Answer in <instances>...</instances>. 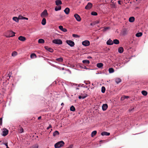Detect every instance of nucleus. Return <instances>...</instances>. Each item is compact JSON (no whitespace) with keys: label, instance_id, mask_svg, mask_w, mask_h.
Masks as SVG:
<instances>
[{"label":"nucleus","instance_id":"nucleus-5","mask_svg":"<svg viewBox=\"0 0 148 148\" xmlns=\"http://www.w3.org/2000/svg\"><path fill=\"white\" fill-rule=\"evenodd\" d=\"M48 14L47 12V11L46 10H44L41 13V16L42 17H45L47 16Z\"/></svg>","mask_w":148,"mask_h":148},{"label":"nucleus","instance_id":"nucleus-32","mask_svg":"<svg viewBox=\"0 0 148 148\" xmlns=\"http://www.w3.org/2000/svg\"><path fill=\"white\" fill-rule=\"evenodd\" d=\"M63 60V58H60L56 59V61L59 62H62Z\"/></svg>","mask_w":148,"mask_h":148},{"label":"nucleus","instance_id":"nucleus-15","mask_svg":"<svg viewBox=\"0 0 148 148\" xmlns=\"http://www.w3.org/2000/svg\"><path fill=\"white\" fill-rule=\"evenodd\" d=\"M107 44L109 45H112L113 44V41L110 39H109L107 42Z\"/></svg>","mask_w":148,"mask_h":148},{"label":"nucleus","instance_id":"nucleus-34","mask_svg":"<svg viewBox=\"0 0 148 148\" xmlns=\"http://www.w3.org/2000/svg\"><path fill=\"white\" fill-rule=\"evenodd\" d=\"M142 93L143 95L144 96H146L147 95V91L145 90H143L142 91Z\"/></svg>","mask_w":148,"mask_h":148},{"label":"nucleus","instance_id":"nucleus-19","mask_svg":"<svg viewBox=\"0 0 148 148\" xmlns=\"http://www.w3.org/2000/svg\"><path fill=\"white\" fill-rule=\"evenodd\" d=\"M59 133L57 131H55L53 133V136H56L59 135Z\"/></svg>","mask_w":148,"mask_h":148},{"label":"nucleus","instance_id":"nucleus-13","mask_svg":"<svg viewBox=\"0 0 148 148\" xmlns=\"http://www.w3.org/2000/svg\"><path fill=\"white\" fill-rule=\"evenodd\" d=\"M18 39L20 41H24L26 39V38L25 37H23L22 36H20L18 38Z\"/></svg>","mask_w":148,"mask_h":148},{"label":"nucleus","instance_id":"nucleus-23","mask_svg":"<svg viewBox=\"0 0 148 148\" xmlns=\"http://www.w3.org/2000/svg\"><path fill=\"white\" fill-rule=\"evenodd\" d=\"M113 43H114L115 44L117 45L119 43V41L117 39H114L113 40Z\"/></svg>","mask_w":148,"mask_h":148},{"label":"nucleus","instance_id":"nucleus-22","mask_svg":"<svg viewBox=\"0 0 148 148\" xmlns=\"http://www.w3.org/2000/svg\"><path fill=\"white\" fill-rule=\"evenodd\" d=\"M41 23L43 25H45L46 24V20L45 18H43L42 20Z\"/></svg>","mask_w":148,"mask_h":148},{"label":"nucleus","instance_id":"nucleus-20","mask_svg":"<svg viewBox=\"0 0 148 148\" xmlns=\"http://www.w3.org/2000/svg\"><path fill=\"white\" fill-rule=\"evenodd\" d=\"M135 20V18L134 17H131L129 18V21L130 22H133Z\"/></svg>","mask_w":148,"mask_h":148},{"label":"nucleus","instance_id":"nucleus-60","mask_svg":"<svg viewBox=\"0 0 148 148\" xmlns=\"http://www.w3.org/2000/svg\"><path fill=\"white\" fill-rule=\"evenodd\" d=\"M91 58V57H89V58Z\"/></svg>","mask_w":148,"mask_h":148},{"label":"nucleus","instance_id":"nucleus-50","mask_svg":"<svg viewBox=\"0 0 148 148\" xmlns=\"http://www.w3.org/2000/svg\"><path fill=\"white\" fill-rule=\"evenodd\" d=\"M118 3L120 4V5H121V1H118Z\"/></svg>","mask_w":148,"mask_h":148},{"label":"nucleus","instance_id":"nucleus-39","mask_svg":"<svg viewBox=\"0 0 148 148\" xmlns=\"http://www.w3.org/2000/svg\"><path fill=\"white\" fill-rule=\"evenodd\" d=\"M105 88L104 86H102L101 88V92L103 93L105 92Z\"/></svg>","mask_w":148,"mask_h":148},{"label":"nucleus","instance_id":"nucleus-7","mask_svg":"<svg viewBox=\"0 0 148 148\" xmlns=\"http://www.w3.org/2000/svg\"><path fill=\"white\" fill-rule=\"evenodd\" d=\"M74 16L77 21L79 22L81 21V18L80 16L77 14H75L74 15Z\"/></svg>","mask_w":148,"mask_h":148},{"label":"nucleus","instance_id":"nucleus-51","mask_svg":"<svg viewBox=\"0 0 148 148\" xmlns=\"http://www.w3.org/2000/svg\"><path fill=\"white\" fill-rule=\"evenodd\" d=\"M23 19H26V20H27L28 19V18H27L24 17Z\"/></svg>","mask_w":148,"mask_h":148},{"label":"nucleus","instance_id":"nucleus-57","mask_svg":"<svg viewBox=\"0 0 148 148\" xmlns=\"http://www.w3.org/2000/svg\"><path fill=\"white\" fill-rule=\"evenodd\" d=\"M92 85L93 86V85H93V83L92 84Z\"/></svg>","mask_w":148,"mask_h":148},{"label":"nucleus","instance_id":"nucleus-28","mask_svg":"<svg viewBox=\"0 0 148 148\" xmlns=\"http://www.w3.org/2000/svg\"><path fill=\"white\" fill-rule=\"evenodd\" d=\"M142 35V33L141 32H139L137 33L136 34V36L137 37H140Z\"/></svg>","mask_w":148,"mask_h":148},{"label":"nucleus","instance_id":"nucleus-26","mask_svg":"<svg viewBox=\"0 0 148 148\" xmlns=\"http://www.w3.org/2000/svg\"><path fill=\"white\" fill-rule=\"evenodd\" d=\"M30 58H36V56L35 54L33 53L31 54L30 55Z\"/></svg>","mask_w":148,"mask_h":148},{"label":"nucleus","instance_id":"nucleus-49","mask_svg":"<svg viewBox=\"0 0 148 148\" xmlns=\"http://www.w3.org/2000/svg\"><path fill=\"white\" fill-rule=\"evenodd\" d=\"M10 76H11L10 75V74H8L7 77H9V78H8V79H9L10 78Z\"/></svg>","mask_w":148,"mask_h":148},{"label":"nucleus","instance_id":"nucleus-36","mask_svg":"<svg viewBox=\"0 0 148 148\" xmlns=\"http://www.w3.org/2000/svg\"><path fill=\"white\" fill-rule=\"evenodd\" d=\"M87 95H86L85 96H79V99H84L85 98L87 97Z\"/></svg>","mask_w":148,"mask_h":148},{"label":"nucleus","instance_id":"nucleus-8","mask_svg":"<svg viewBox=\"0 0 148 148\" xmlns=\"http://www.w3.org/2000/svg\"><path fill=\"white\" fill-rule=\"evenodd\" d=\"M82 44L85 46H88L90 45V42L87 40H85L82 42Z\"/></svg>","mask_w":148,"mask_h":148},{"label":"nucleus","instance_id":"nucleus-59","mask_svg":"<svg viewBox=\"0 0 148 148\" xmlns=\"http://www.w3.org/2000/svg\"><path fill=\"white\" fill-rule=\"evenodd\" d=\"M85 69H87L86 68V67H85Z\"/></svg>","mask_w":148,"mask_h":148},{"label":"nucleus","instance_id":"nucleus-29","mask_svg":"<svg viewBox=\"0 0 148 148\" xmlns=\"http://www.w3.org/2000/svg\"><path fill=\"white\" fill-rule=\"evenodd\" d=\"M121 79L119 78H116L115 79L116 82L117 84H118V83H119L120 82H121Z\"/></svg>","mask_w":148,"mask_h":148},{"label":"nucleus","instance_id":"nucleus-44","mask_svg":"<svg viewBox=\"0 0 148 148\" xmlns=\"http://www.w3.org/2000/svg\"><path fill=\"white\" fill-rule=\"evenodd\" d=\"M2 118H0V125H2Z\"/></svg>","mask_w":148,"mask_h":148},{"label":"nucleus","instance_id":"nucleus-24","mask_svg":"<svg viewBox=\"0 0 148 148\" xmlns=\"http://www.w3.org/2000/svg\"><path fill=\"white\" fill-rule=\"evenodd\" d=\"M82 62L83 63L86 64H88L90 63L89 61L88 60H83L82 61Z\"/></svg>","mask_w":148,"mask_h":148},{"label":"nucleus","instance_id":"nucleus-16","mask_svg":"<svg viewBox=\"0 0 148 148\" xmlns=\"http://www.w3.org/2000/svg\"><path fill=\"white\" fill-rule=\"evenodd\" d=\"M101 134L103 136L104 135L109 136L110 135V133L106 132H103L101 133Z\"/></svg>","mask_w":148,"mask_h":148},{"label":"nucleus","instance_id":"nucleus-25","mask_svg":"<svg viewBox=\"0 0 148 148\" xmlns=\"http://www.w3.org/2000/svg\"><path fill=\"white\" fill-rule=\"evenodd\" d=\"M61 9V6H60L58 7H56L55 8V10L56 11H58L60 10Z\"/></svg>","mask_w":148,"mask_h":148},{"label":"nucleus","instance_id":"nucleus-35","mask_svg":"<svg viewBox=\"0 0 148 148\" xmlns=\"http://www.w3.org/2000/svg\"><path fill=\"white\" fill-rule=\"evenodd\" d=\"M38 144H36L33 145L30 148H38Z\"/></svg>","mask_w":148,"mask_h":148},{"label":"nucleus","instance_id":"nucleus-14","mask_svg":"<svg viewBox=\"0 0 148 148\" xmlns=\"http://www.w3.org/2000/svg\"><path fill=\"white\" fill-rule=\"evenodd\" d=\"M56 5H59L62 4V1L60 0H57L55 1Z\"/></svg>","mask_w":148,"mask_h":148},{"label":"nucleus","instance_id":"nucleus-45","mask_svg":"<svg viewBox=\"0 0 148 148\" xmlns=\"http://www.w3.org/2000/svg\"><path fill=\"white\" fill-rule=\"evenodd\" d=\"M52 127L51 125V124H49V126L47 128V129L48 130L49 129Z\"/></svg>","mask_w":148,"mask_h":148},{"label":"nucleus","instance_id":"nucleus-37","mask_svg":"<svg viewBox=\"0 0 148 148\" xmlns=\"http://www.w3.org/2000/svg\"><path fill=\"white\" fill-rule=\"evenodd\" d=\"M75 110V108L73 106H72L70 107V110L71 111H74Z\"/></svg>","mask_w":148,"mask_h":148},{"label":"nucleus","instance_id":"nucleus-52","mask_svg":"<svg viewBox=\"0 0 148 148\" xmlns=\"http://www.w3.org/2000/svg\"><path fill=\"white\" fill-rule=\"evenodd\" d=\"M109 27H106V28H104V29H105V30L106 31V30L107 29H109Z\"/></svg>","mask_w":148,"mask_h":148},{"label":"nucleus","instance_id":"nucleus-12","mask_svg":"<svg viewBox=\"0 0 148 148\" xmlns=\"http://www.w3.org/2000/svg\"><path fill=\"white\" fill-rule=\"evenodd\" d=\"M108 105L107 104H103L102 106V109L103 110H106L108 108Z\"/></svg>","mask_w":148,"mask_h":148},{"label":"nucleus","instance_id":"nucleus-53","mask_svg":"<svg viewBox=\"0 0 148 148\" xmlns=\"http://www.w3.org/2000/svg\"><path fill=\"white\" fill-rule=\"evenodd\" d=\"M41 116H39L38 118V120H40V119H41Z\"/></svg>","mask_w":148,"mask_h":148},{"label":"nucleus","instance_id":"nucleus-48","mask_svg":"<svg viewBox=\"0 0 148 148\" xmlns=\"http://www.w3.org/2000/svg\"><path fill=\"white\" fill-rule=\"evenodd\" d=\"M4 144L7 147H8V143H4Z\"/></svg>","mask_w":148,"mask_h":148},{"label":"nucleus","instance_id":"nucleus-1","mask_svg":"<svg viewBox=\"0 0 148 148\" xmlns=\"http://www.w3.org/2000/svg\"><path fill=\"white\" fill-rule=\"evenodd\" d=\"M64 144V142L61 141L56 143L54 145L55 148H60L63 146Z\"/></svg>","mask_w":148,"mask_h":148},{"label":"nucleus","instance_id":"nucleus-61","mask_svg":"<svg viewBox=\"0 0 148 148\" xmlns=\"http://www.w3.org/2000/svg\"><path fill=\"white\" fill-rule=\"evenodd\" d=\"M91 58V57H89V58Z\"/></svg>","mask_w":148,"mask_h":148},{"label":"nucleus","instance_id":"nucleus-2","mask_svg":"<svg viewBox=\"0 0 148 148\" xmlns=\"http://www.w3.org/2000/svg\"><path fill=\"white\" fill-rule=\"evenodd\" d=\"M52 42L53 43L58 45H61L62 44V41L60 39H58L53 40Z\"/></svg>","mask_w":148,"mask_h":148},{"label":"nucleus","instance_id":"nucleus-21","mask_svg":"<svg viewBox=\"0 0 148 148\" xmlns=\"http://www.w3.org/2000/svg\"><path fill=\"white\" fill-rule=\"evenodd\" d=\"M103 66V64L101 63H98L97 64V66L99 68H101Z\"/></svg>","mask_w":148,"mask_h":148},{"label":"nucleus","instance_id":"nucleus-18","mask_svg":"<svg viewBox=\"0 0 148 148\" xmlns=\"http://www.w3.org/2000/svg\"><path fill=\"white\" fill-rule=\"evenodd\" d=\"M118 51L119 53H122L123 51V48L122 47H120L118 50Z\"/></svg>","mask_w":148,"mask_h":148},{"label":"nucleus","instance_id":"nucleus-27","mask_svg":"<svg viewBox=\"0 0 148 148\" xmlns=\"http://www.w3.org/2000/svg\"><path fill=\"white\" fill-rule=\"evenodd\" d=\"M108 71L110 73H113L114 72V70L112 68H110L108 69Z\"/></svg>","mask_w":148,"mask_h":148},{"label":"nucleus","instance_id":"nucleus-54","mask_svg":"<svg viewBox=\"0 0 148 148\" xmlns=\"http://www.w3.org/2000/svg\"><path fill=\"white\" fill-rule=\"evenodd\" d=\"M64 105V103H61V106H63V105Z\"/></svg>","mask_w":148,"mask_h":148},{"label":"nucleus","instance_id":"nucleus-55","mask_svg":"<svg viewBox=\"0 0 148 148\" xmlns=\"http://www.w3.org/2000/svg\"><path fill=\"white\" fill-rule=\"evenodd\" d=\"M99 23V21H97V22H96V23Z\"/></svg>","mask_w":148,"mask_h":148},{"label":"nucleus","instance_id":"nucleus-47","mask_svg":"<svg viewBox=\"0 0 148 148\" xmlns=\"http://www.w3.org/2000/svg\"><path fill=\"white\" fill-rule=\"evenodd\" d=\"M134 109V107H133L132 108H131V109H130L129 110V112H131V111H132V110H133Z\"/></svg>","mask_w":148,"mask_h":148},{"label":"nucleus","instance_id":"nucleus-56","mask_svg":"<svg viewBox=\"0 0 148 148\" xmlns=\"http://www.w3.org/2000/svg\"><path fill=\"white\" fill-rule=\"evenodd\" d=\"M90 25H92V23H91L90 24Z\"/></svg>","mask_w":148,"mask_h":148},{"label":"nucleus","instance_id":"nucleus-31","mask_svg":"<svg viewBox=\"0 0 148 148\" xmlns=\"http://www.w3.org/2000/svg\"><path fill=\"white\" fill-rule=\"evenodd\" d=\"M13 20L16 22H18V18L16 17H13Z\"/></svg>","mask_w":148,"mask_h":148},{"label":"nucleus","instance_id":"nucleus-46","mask_svg":"<svg viewBox=\"0 0 148 148\" xmlns=\"http://www.w3.org/2000/svg\"><path fill=\"white\" fill-rule=\"evenodd\" d=\"M124 99H127L129 97L128 96H125L124 97Z\"/></svg>","mask_w":148,"mask_h":148},{"label":"nucleus","instance_id":"nucleus-3","mask_svg":"<svg viewBox=\"0 0 148 148\" xmlns=\"http://www.w3.org/2000/svg\"><path fill=\"white\" fill-rule=\"evenodd\" d=\"M66 43L71 47H73L74 45V42L71 40H67L66 41Z\"/></svg>","mask_w":148,"mask_h":148},{"label":"nucleus","instance_id":"nucleus-6","mask_svg":"<svg viewBox=\"0 0 148 148\" xmlns=\"http://www.w3.org/2000/svg\"><path fill=\"white\" fill-rule=\"evenodd\" d=\"M3 134L2 135L3 136H5L7 135L8 133V130L6 128H4L3 129Z\"/></svg>","mask_w":148,"mask_h":148},{"label":"nucleus","instance_id":"nucleus-38","mask_svg":"<svg viewBox=\"0 0 148 148\" xmlns=\"http://www.w3.org/2000/svg\"><path fill=\"white\" fill-rule=\"evenodd\" d=\"M17 54V52L14 51L12 53V56L14 57Z\"/></svg>","mask_w":148,"mask_h":148},{"label":"nucleus","instance_id":"nucleus-4","mask_svg":"<svg viewBox=\"0 0 148 148\" xmlns=\"http://www.w3.org/2000/svg\"><path fill=\"white\" fill-rule=\"evenodd\" d=\"M8 33L9 34L7 36V37H12L14 36L15 33L12 31H8Z\"/></svg>","mask_w":148,"mask_h":148},{"label":"nucleus","instance_id":"nucleus-41","mask_svg":"<svg viewBox=\"0 0 148 148\" xmlns=\"http://www.w3.org/2000/svg\"><path fill=\"white\" fill-rule=\"evenodd\" d=\"M72 36L75 38H79V36L77 34H73Z\"/></svg>","mask_w":148,"mask_h":148},{"label":"nucleus","instance_id":"nucleus-9","mask_svg":"<svg viewBox=\"0 0 148 148\" xmlns=\"http://www.w3.org/2000/svg\"><path fill=\"white\" fill-rule=\"evenodd\" d=\"M92 5V4L91 3H88L85 7V8L86 9H89L91 8Z\"/></svg>","mask_w":148,"mask_h":148},{"label":"nucleus","instance_id":"nucleus-10","mask_svg":"<svg viewBox=\"0 0 148 148\" xmlns=\"http://www.w3.org/2000/svg\"><path fill=\"white\" fill-rule=\"evenodd\" d=\"M59 28L61 30L64 32H66L67 31L66 29L65 28H63L62 26H59Z\"/></svg>","mask_w":148,"mask_h":148},{"label":"nucleus","instance_id":"nucleus-40","mask_svg":"<svg viewBox=\"0 0 148 148\" xmlns=\"http://www.w3.org/2000/svg\"><path fill=\"white\" fill-rule=\"evenodd\" d=\"M91 14L92 15L96 16L97 15V13L95 12H91Z\"/></svg>","mask_w":148,"mask_h":148},{"label":"nucleus","instance_id":"nucleus-17","mask_svg":"<svg viewBox=\"0 0 148 148\" xmlns=\"http://www.w3.org/2000/svg\"><path fill=\"white\" fill-rule=\"evenodd\" d=\"M70 11V9L68 8H66L64 10V12H65L66 14H69Z\"/></svg>","mask_w":148,"mask_h":148},{"label":"nucleus","instance_id":"nucleus-33","mask_svg":"<svg viewBox=\"0 0 148 148\" xmlns=\"http://www.w3.org/2000/svg\"><path fill=\"white\" fill-rule=\"evenodd\" d=\"M97 132L96 131H93L91 134V136L92 137H93L95 135L97 134Z\"/></svg>","mask_w":148,"mask_h":148},{"label":"nucleus","instance_id":"nucleus-42","mask_svg":"<svg viewBox=\"0 0 148 148\" xmlns=\"http://www.w3.org/2000/svg\"><path fill=\"white\" fill-rule=\"evenodd\" d=\"M23 17L22 16H19L18 17V19H23Z\"/></svg>","mask_w":148,"mask_h":148},{"label":"nucleus","instance_id":"nucleus-43","mask_svg":"<svg viewBox=\"0 0 148 148\" xmlns=\"http://www.w3.org/2000/svg\"><path fill=\"white\" fill-rule=\"evenodd\" d=\"M19 132L20 133H22L23 132V128L21 127L20 128Z\"/></svg>","mask_w":148,"mask_h":148},{"label":"nucleus","instance_id":"nucleus-58","mask_svg":"<svg viewBox=\"0 0 148 148\" xmlns=\"http://www.w3.org/2000/svg\"><path fill=\"white\" fill-rule=\"evenodd\" d=\"M6 148H9L8 147H6Z\"/></svg>","mask_w":148,"mask_h":148},{"label":"nucleus","instance_id":"nucleus-30","mask_svg":"<svg viewBox=\"0 0 148 148\" xmlns=\"http://www.w3.org/2000/svg\"><path fill=\"white\" fill-rule=\"evenodd\" d=\"M44 42V40L42 39H39L38 40V42L39 43H43Z\"/></svg>","mask_w":148,"mask_h":148},{"label":"nucleus","instance_id":"nucleus-11","mask_svg":"<svg viewBox=\"0 0 148 148\" xmlns=\"http://www.w3.org/2000/svg\"><path fill=\"white\" fill-rule=\"evenodd\" d=\"M45 48L46 49L51 52H53V49H52L51 48H49L47 46H45Z\"/></svg>","mask_w":148,"mask_h":148}]
</instances>
